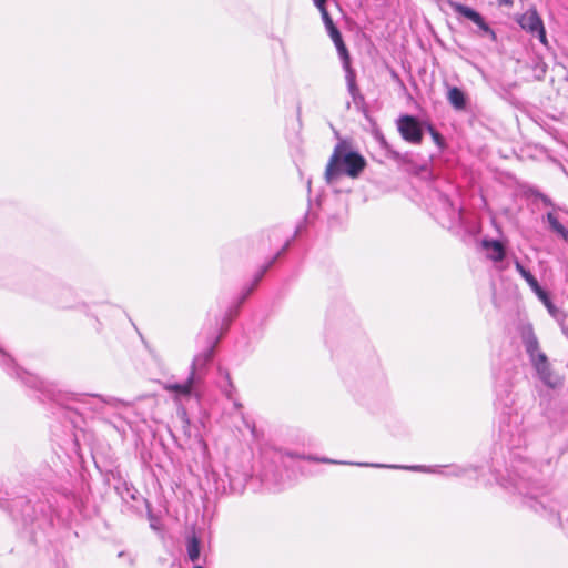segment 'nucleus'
<instances>
[{
    "label": "nucleus",
    "instance_id": "nucleus-1",
    "mask_svg": "<svg viewBox=\"0 0 568 568\" xmlns=\"http://www.w3.org/2000/svg\"><path fill=\"white\" fill-rule=\"evenodd\" d=\"M366 165L365 159L357 152L349 150L345 141H341L333 151L325 170V179L333 183L338 176L345 174L357 178Z\"/></svg>",
    "mask_w": 568,
    "mask_h": 568
},
{
    "label": "nucleus",
    "instance_id": "nucleus-2",
    "mask_svg": "<svg viewBox=\"0 0 568 568\" xmlns=\"http://www.w3.org/2000/svg\"><path fill=\"white\" fill-rule=\"evenodd\" d=\"M521 339L526 353L528 354L529 359L540 381L548 387H557L560 382L558 377L552 373L546 354L540 351L537 336L535 335L531 326L523 328Z\"/></svg>",
    "mask_w": 568,
    "mask_h": 568
},
{
    "label": "nucleus",
    "instance_id": "nucleus-3",
    "mask_svg": "<svg viewBox=\"0 0 568 568\" xmlns=\"http://www.w3.org/2000/svg\"><path fill=\"white\" fill-rule=\"evenodd\" d=\"M326 30H327L331 39L333 40L339 55L344 60V65L347 71L346 80H347L348 91L355 98L358 89L355 83V75H354L353 71L349 69L347 49L343 42L342 34L338 31V29L335 27V24L326 28Z\"/></svg>",
    "mask_w": 568,
    "mask_h": 568
},
{
    "label": "nucleus",
    "instance_id": "nucleus-4",
    "mask_svg": "<svg viewBox=\"0 0 568 568\" xmlns=\"http://www.w3.org/2000/svg\"><path fill=\"white\" fill-rule=\"evenodd\" d=\"M519 26L532 36H536L541 43L546 44V31L544 22L536 9L531 8L517 18Z\"/></svg>",
    "mask_w": 568,
    "mask_h": 568
},
{
    "label": "nucleus",
    "instance_id": "nucleus-5",
    "mask_svg": "<svg viewBox=\"0 0 568 568\" xmlns=\"http://www.w3.org/2000/svg\"><path fill=\"white\" fill-rule=\"evenodd\" d=\"M397 128L402 138L413 144H419L423 140V129L419 121L412 115H402L397 121Z\"/></svg>",
    "mask_w": 568,
    "mask_h": 568
},
{
    "label": "nucleus",
    "instance_id": "nucleus-6",
    "mask_svg": "<svg viewBox=\"0 0 568 568\" xmlns=\"http://www.w3.org/2000/svg\"><path fill=\"white\" fill-rule=\"evenodd\" d=\"M202 381L203 376L200 374L190 373L185 383H168L164 384L163 388L170 393H174L176 397H189L191 395L199 397V394L195 393V387L201 384Z\"/></svg>",
    "mask_w": 568,
    "mask_h": 568
},
{
    "label": "nucleus",
    "instance_id": "nucleus-7",
    "mask_svg": "<svg viewBox=\"0 0 568 568\" xmlns=\"http://www.w3.org/2000/svg\"><path fill=\"white\" fill-rule=\"evenodd\" d=\"M214 354V346L209 347L204 352L194 356L190 373L200 374L205 369L206 365L211 362Z\"/></svg>",
    "mask_w": 568,
    "mask_h": 568
},
{
    "label": "nucleus",
    "instance_id": "nucleus-8",
    "mask_svg": "<svg viewBox=\"0 0 568 568\" xmlns=\"http://www.w3.org/2000/svg\"><path fill=\"white\" fill-rule=\"evenodd\" d=\"M446 98L455 110H464L467 104L466 94L457 87H448Z\"/></svg>",
    "mask_w": 568,
    "mask_h": 568
},
{
    "label": "nucleus",
    "instance_id": "nucleus-9",
    "mask_svg": "<svg viewBox=\"0 0 568 568\" xmlns=\"http://www.w3.org/2000/svg\"><path fill=\"white\" fill-rule=\"evenodd\" d=\"M219 374L223 379L219 384V387L230 400H233V393L235 392V387L231 381L229 372L222 367H219Z\"/></svg>",
    "mask_w": 568,
    "mask_h": 568
},
{
    "label": "nucleus",
    "instance_id": "nucleus-10",
    "mask_svg": "<svg viewBox=\"0 0 568 568\" xmlns=\"http://www.w3.org/2000/svg\"><path fill=\"white\" fill-rule=\"evenodd\" d=\"M484 246L488 251V257L495 262H499L505 256V251L503 245L498 241H486L484 242Z\"/></svg>",
    "mask_w": 568,
    "mask_h": 568
},
{
    "label": "nucleus",
    "instance_id": "nucleus-11",
    "mask_svg": "<svg viewBox=\"0 0 568 568\" xmlns=\"http://www.w3.org/2000/svg\"><path fill=\"white\" fill-rule=\"evenodd\" d=\"M455 11L457 13H459L460 16L471 20L474 23L475 22H481V16L475 11L474 9L467 7V6H464V4H456L455 6Z\"/></svg>",
    "mask_w": 568,
    "mask_h": 568
},
{
    "label": "nucleus",
    "instance_id": "nucleus-12",
    "mask_svg": "<svg viewBox=\"0 0 568 568\" xmlns=\"http://www.w3.org/2000/svg\"><path fill=\"white\" fill-rule=\"evenodd\" d=\"M547 221L552 231H555L564 240L568 239V230L558 221V219L552 213L547 214Z\"/></svg>",
    "mask_w": 568,
    "mask_h": 568
},
{
    "label": "nucleus",
    "instance_id": "nucleus-13",
    "mask_svg": "<svg viewBox=\"0 0 568 568\" xmlns=\"http://www.w3.org/2000/svg\"><path fill=\"white\" fill-rule=\"evenodd\" d=\"M515 266L517 272L525 278L531 291L539 286V283L535 278V276L528 270H526L519 262H516Z\"/></svg>",
    "mask_w": 568,
    "mask_h": 568
},
{
    "label": "nucleus",
    "instance_id": "nucleus-14",
    "mask_svg": "<svg viewBox=\"0 0 568 568\" xmlns=\"http://www.w3.org/2000/svg\"><path fill=\"white\" fill-rule=\"evenodd\" d=\"M187 556L191 561H196L200 557V541L195 536L187 541Z\"/></svg>",
    "mask_w": 568,
    "mask_h": 568
},
{
    "label": "nucleus",
    "instance_id": "nucleus-15",
    "mask_svg": "<svg viewBox=\"0 0 568 568\" xmlns=\"http://www.w3.org/2000/svg\"><path fill=\"white\" fill-rule=\"evenodd\" d=\"M545 307L547 308L548 313L550 314L551 317H554L555 320L559 321L560 317H561V311L554 305V303L551 302V300L545 304Z\"/></svg>",
    "mask_w": 568,
    "mask_h": 568
},
{
    "label": "nucleus",
    "instance_id": "nucleus-16",
    "mask_svg": "<svg viewBox=\"0 0 568 568\" xmlns=\"http://www.w3.org/2000/svg\"><path fill=\"white\" fill-rule=\"evenodd\" d=\"M318 10L321 11V14H322V19H323V22L325 24V28H328L334 24L329 13L327 12L326 8H325V4H323V7L318 8Z\"/></svg>",
    "mask_w": 568,
    "mask_h": 568
},
{
    "label": "nucleus",
    "instance_id": "nucleus-17",
    "mask_svg": "<svg viewBox=\"0 0 568 568\" xmlns=\"http://www.w3.org/2000/svg\"><path fill=\"white\" fill-rule=\"evenodd\" d=\"M532 292L537 295L544 305L550 301L547 292L544 291L540 285L537 286V288H535Z\"/></svg>",
    "mask_w": 568,
    "mask_h": 568
},
{
    "label": "nucleus",
    "instance_id": "nucleus-18",
    "mask_svg": "<svg viewBox=\"0 0 568 568\" xmlns=\"http://www.w3.org/2000/svg\"><path fill=\"white\" fill-rule=\"evenodd\" d=\"M475 24L478 26L480 30H483L485 33H488L491 36L493 39H495V32L489 28V26L485 22V20L481 18V22H475Z\"/></svg>",
    "mask_w": 568,
    "mask_h": 568
},
{
    "label": "nucleus",
    "instance_id": "nucleus-19",
    "mask_svg": "<svg viewBox=\"0 0 568 568\" xmlns=\"http://www.w3.org/2000/svg\"><path fill=\"white\" fill-rule=\"evenodd\" d=\"M358 466H372V467H387L386 465L382 464H357ZM392 468H397V466H390Z\"/></svg>",
    "mask_w": 568,
    "mask_h": 568
},
{
    "label": "nucleus",
    "instance_id": "nucleus-20",
    "mask_svg": "<svg viewBox=\"0 0 568 568\" xmlns=\"http://www.w3.org/2000/svg\"><path fill=\"white\" fill-rule=\"evenodd\" d=\"M429 131L432 132V135H433L434 140H435L436 142H438V141H439V139H440V135H439L436 131H434V130L432 129V126H429Z\"/></svg>",
    "mask_w": 568,
    "mask_h": 568
},
{
    "label": "nucleus",
    "instance_id": "nucleus-21",
    "mask_svg": "<svg viewBox=\"0 0 568 568\" xmlns=\"http://www.w3.org/2000/svg\"><path fill=\"white\" fill-rule=\"evenodd\" d=\"M314 1V4L317 7V8H321L323 7V4H325L326 0H313Z\"/></svg>",
    "mask_w": 568,
    "mask_h": 568
},
{
    "label": "nucleus",
    "instance_id": "nucleus-22",
    "mask_svg": "<svg viewBox=\"0 0 568 568\" xmlns=\"http://www.w3.org/2000/svg\"><path fill=\"white\" fill-rule=\"evenodd\" d=\"M501 4H505V6H511L513 4V0H498Z\"/></svg>",
    "mask_w": 568,
    "mask_h": 568
},
{
    "label": "nucleus",
    "instance_id": "nucleus-23",
    "mask_svg": "<svg viewBox=\"0 0 568 568\" xmlns=\"http://www.w3.org/2000/svg\"><path fill=\"white\" fill-rule=\"evenodd\" d=\"M407 469H410V470H425L422 466H412V467H406Z\"/></svg>",
    "mask_w": 568,
    "mask_h": 568
},
{
    "label": "nucleus",
    "instance_id": "nucleus-24",
    "mask_svg": "<svg viewBox=\"0 0 568 568\" xmlns=\"http://www.w3.org/2000/svg\"><path fill=\"white\" fill-rule=\"evenodd\" d=\"M321 462H323V463H329V464H337V462L332 460V459H327V458H323V459H321Z\"/></svg>",
    "mask_w": 568,
    "mask_h": 568
},
{
    "label": "nucleus",
    "instance_id": "nucleus-25",
    "mask_svg": "<svg viewBox=\"0 0 568 568\" xmlns=\"http://www.w3.org/2000/svg\"><path fill=\"white\" fill-rule=\"evenodd\" d=\"M267 267H268V266H266L265 268H263V271L261 272V274H260V276L256 278V281H258V280L263 276V274H264V272H266Z\"/></svg>",
    "mask_w": 568,
    "mask_h": 568
},
{
    "label": "nucleus",
    "instance_id": "nucleus-26",
    "mask_svg": "<svg viewBox=\"0 0 568 568\" xmlns=\"http://www.w3.org/2000/svg\"><path fill=\"white\" fill-rule=\"evenodd\" d=\"M234 406H235L236 408H240V407H241V404H239L237 402H234Z\"/></svg>",
    "mask_w": 568,
    "mask_h": 568
},
{
    "label": "nucleus",
    "instance_id": "nucleus-27",
    "mask_svg": "<svg viewBox=\"0 0 568 568\" xmlns=\"http://www.w3.org/2000/svg\"><path fill=\"white\" fill-rule=\"evenodd\" d=\"M194 568H202V567H201V566H196V567H194Z\"/></svg>",
    "mask_w": 568,
    "mask_h": 568
}]
</instances>
